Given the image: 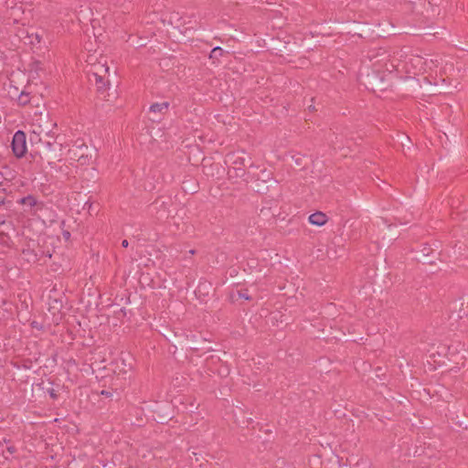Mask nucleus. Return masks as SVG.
I'll return each instance as SVG.
<instances>
[{"instance_id":"nucleus-1","label":"nucleus","mask_w":468,"mask_h":468,"mask_svg":"<svg viewBox=\"0 0 468 468\" xmlns=\"http://www.w3.org/2000/svg\"><path fill=\"white\" fill-rule=\"evenodd\" d=\"M225 163L228 166L229 179L241 178L246 174L245 158L236 153H229L226 155Z\"/></svg>"},{"instance_id":"nucleus-2","label":"nucleus","mask_w":468,"mask_h":468,"mask_svg":"<svg viewBox=\"0 0 468 468\" xmlns=\"http://www.w3.org/2000/svg\"><path fill=\"white\" fill-rule=\"evenodd\" d=\"M71 160L78 162L80 165H87L91 161V154L88 145L83 142L76 141L72 148L69 150Z\"/></svg>"},{"instance_id":"nucleus-3","label":"nucleus","mask_w":468,"mask_h":468,"mask_svg":"<svg viewBox=\"0 0 468 468\" xmlns=\"http://www.w3.org/2000/svg\"><path fill=\"white\" fill-rule=\"evenodd\" d=\"M390 52L385 48L370 50L367 58L371 62L370 67L375 73L381 74L384 65L388 62Z\"/></svg>"},{"instance_id":"nucleus-4","label":"nucleus","mask_w":468,"mask_h":468,"mask_svg":"<svg viewBox=\"0 0 468 468\" xmlns=\"http://www.w3.org/2000/svg\"><path fill=\"white\" fill-rule=\"evenodd\" d=\"M109 72V68L104 65L99 66L95 71H92L89 75V80L94 82L98 91L103 93L110 85V81L106 77Z\"/></svg>"},{"instance_id":"nucleus-5","label":"nucleus","mask_w":468,"mask_h":468,"mask_svg":"<svg viewBox=\"0 0 468 468\" xmlns=\"http://www.w3.org/2000/svg\"><path fill=\"white\" fill-rule=\"evenodd\" d=\"M11 147L16 157L21 158L27 153V135L23 131H16L13 135Z\"/></svg>"},{"instance_id":"nucleus-6","label":"nucleus","mask_w":468,"mask_h":468,"mask_svg":"<svg viewBox=\"0 0 468 468\" xmlns=\"http://www.w3.org/2000/svg\"><path fill=\"white\" fill-rule=\"evenodd\" d=\"M60 147V144L48 142L46 144V149H43L41 159L47 160L48 165L53 167L55 165V161L60 160V154L56 153L57 150H61Z\"/></svg>"},{"instance_id":"nucleus-7","label":"nucleus","mask_w":468,"mask_h":468,"mask_svg":"<svg viewBox=\"0 0 468 468\" xmlns=\"http://www.w3.org/2000/svg\"><path fill=\"white\" fill-rule=\"evenodd\" d=\"M308 220L312 225L322 227L328 221V217L322 211H316L309 216Z\"/></svg>"},{"instance_id":"nucleus-8","label":"nucleus","mask_w":468,"mask_h":468,"mask_svg":"<svg viewBox=\"0 0 468 468\" xmlns=\"http://www.w3.org/2000/svg\"><path fill=\"white\" fill-rule=\"evenodd\" d=\"M22 258L28 263H35L38 261V254L32 249L27 248L22 250Z\"/></svg>"},{"instance_id":"nucleus-9","label":"nucleus","mask_w":468,"mask_h":468,"mask_svg":"<svg viewBox=\"0 0 468 468\" xmlns=\"http://www.w3.org/2000/svg\"><path fill=\"white\" fill-rule=\"evenodd\" d=\"M398 61L399 60L397 58H395L394 57H392L390 55L388 62H387L384 65V69H383V71L381 72V74H384L385 72L391 73L394 70H397L398 67H399Z\"/></svg>"},{"instance_id":"nucleus-10","label":"nucleus","mask_w":468,"mask_h":468,"mask_svg":"<svg viewBox=\"0 0 468 468\" xmlns=\"http://www.w3.org/2000/svg\"><path fill=\"white\" fill-rule=\"evenodd\" d=\"M168 107H169L168 102L154 103L150 106L149 111H150V112H154V113H156V112L164 113L165 112H166L168 110Z\"/></svg>"},{"instance_id":"nucleus-11","label":"nucleus","mask_w":468,"mask_h":468,"mask_svg":"<svg viewBox=\"0 0 468 468\" xmlns=\"http://www.w3.org/2000/svg\"><path fill=\"white\" fill-rule=\"evenodd\" d=\"M33 98L34 97H31L29 92L22 91L18 96V104L21 106L31 104Z\"/></svg>"},{"instance_id":"nucleus-12","label":"nucleus","mask_w":468,"mask_h":468,"mask_svg":"<svg viewBox=\"0 0 468 468\" xmlns=\"http://www.w3.org/2000/svg\"><path fill=\"white\" fill-rule=\"evenodd\" d=\"M17 202L21 205L27 206L30 207H35L37 205V199L32 195L20 198Z\"/></svg>"},{"instance_id":"nucleus-13","label":"nucleus","mask_w":468,"mask_h":468,"mask_svg":"<svg viewBox=\"0 0 468 468\" xmlns=\"http://www.w3.org/2000/svg\"><path fill=\"white\" fill-rule=\"evenodd\" d=\"M224 50L220 47L214 48L209 55L211 59H218L219 57L223 56Z\"/></svg>"},{"instance_id":"nucleus-14","label":"nucleus","mask_w":468,"mask_h":468,"mask_svg":"<svg viewBox=\"0 0 468 468\" xmlns=\"http://www.w3.org/2000/svg\"><path fill=\"white\" fill-rule=\"evenodd\" d=\"M29 37L34 38L30 40V44L32 45L39 44L42 39V36L38 33H32L31 36H29Z\"/></svg>"},{"instance_id":"nucleus-15","label":"nucleus","mask_w":468,"mask_h":468,"mask_svg":"<svg viewBox=\"0 0 468 468\" xmlns=\"http://www.w3.org/2000/svg\"><path fill=\"white\" fill-rule=\"evenodd\" d=\"M239 297L250 301L251 297L248 293V290H240L238 292Z\"/></svg>"},{"instance_id":"nucleus-16","label":"nucleus","mask_w":468,"mask_h":468,"mask_svg":"<svg viewBox=\"0 0 468 468\" xmlns=\"http://www.w3.org/2000/svg\"><path fill=\"white\" fill-rule=\"evenodd\" d=\"M6 451L10 455H13L16 452V448L13 444H11L6 447Z\"/></svg>"},{"instance_id":"nucleus-17","label":"nucleus","mask_w":468,"mask_h":468,"mask_svg":"<svg viewBox=\"0 0 468 468\" xmlns=\"http://www.w3.org/2000/svg\"><path fill=\"white\" fill-rule=\"evenodd\" d=\"M49 306H54V307L62 306V303H61V301L54 299L49 302Z\"/></svg>"},{"instance_id":"nucleus-18","label":"nucleus","mask_w":468,"mask_h":468,"mask_svg":"<svg viewBox=\"0 0 468 468\" xmlns=\"http://www.w3.org/2000/svg\"><path fill=\"white\" fill-rule=\"evenodd\" d=\"M101 395H102V396H104L106 398H110V397H112V393L111 391H109V390H104L103 389V390L101 391Z\"/></svg>"},{"instance_id":"nucleus-19","label":"nucleus","mask_w":468,"mask_h":468,"mask_svg":"<svg viewBox=\"0 0 468 468\" xmlns=\"http://www.w3.org/2000/svg\"><path fill=\"white\" fill-rule=\"evenodd\" d=\"M122 246L123 248H127V247L129 246V242H128V240H127V239H123V240L122 241Z\"/></svg>"},{"instance_id":"nucleus-20","label":"nucleus","mask_w":468,"mask_h":468,"mask_svg":"<svg viewBox=\"0 0 468 468\" xmlns=\"http://www.w3.org/2000/svg\"><path fill=\"white\" fill-rule=\"evenodd\" d=\"M188 252L190 255H195L197 253L196 250H190Z\"/></svg>"},{"instance_id":"nucleus-21","label":"nucleus","mask_w":468,"mask_h":468,"mask_svg":"<svg viewBox=\"0 0 468 468\" xmlns=\"http://www.w3.org/2000/svg\"><path fill=\"white\" fill-rule=\"evenodd\" d=\"M64 236L68 239L70 236V234H69V232H65Z\"/></svg>"},{"instance_id":"nucleus-22","label":"nucleus","mask_w":468,"mask_h":468,"mask_svg":"<svg viewBox=\"0 0 468 468\" xmlns=\"http://www.w3.org/2000/svg\"><path fill=\"white\" fill-rule=\"evenodd\" d=\"M50 396H51L52 398H56V394H55L53 391H51V392H50Z\"/></svg>"},{"instance_id":"nucleus-23","label":"nucleus","mask_w":468,"mask_h":468,"mask_svg":"<svg viewBox=\"0 0 468 468\" xmlns=\"http://www.w3.org/2000/svg\"><path fill=\"white\" fill-rule=\"evenodd\" d=\"M5 208V210H7V207H5V206L3 207ZM4 209L1 210L0 214L3 212Z\"/></svg>"},{"instance_id":"nucleus-24","label":"nucleus","mask_w":468,"mask_h":468,"mask_svg":"<svg viewBox=\"0 0 468 468\" xmlns=\"http://www.w3.org/2000/svg\"><path fill=\"white\" fill-rule=\"evenodd\" d=\"M35 323H36V322H32V324H33V325L35 324V326H37V324H35Z\"/></svg>"},{"instance_id":"nucleus-25","label":"nucleus","mask_w":468,"mask_h":468,"mask_svg":"<svg viewBox=\"0 0 468 468\" xmlns=\"http://www.w3.org/2000/svg\"><path fill=\"white\" fill-rule=\"evenodd\" d=\"M35 323H36V322H32V324H33V325L35 324V326H37V324H35Z\"/></svg>"}]
</instances>
